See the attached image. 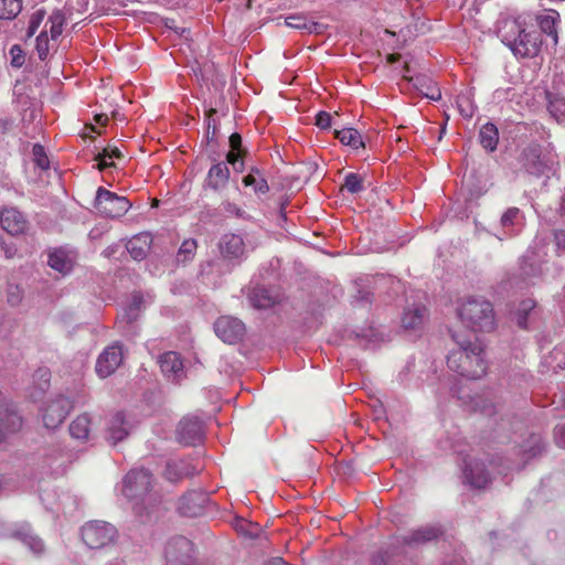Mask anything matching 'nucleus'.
<instances>
[{
	"instance_id": "nucleus-1",
	"label": "nucleus",
	"mask_w": 565,
	"mask_h": 565,
	"mask_svg": "<svg viewBox=\"0 0 565 565\" xmlns=\"http://www.w3.org/2000/svg\"><path fill=\"white\" fill-rule=\"evenodd\" d=\"M454 340L458 348L448 354V367L470 380L482 377L487 373L488 364L481 342L477 338L471 341L458 339L456 335H454Z\"/></svg>"
},
{
	"instance_id": "nucleus-2",
	"label": "nucleus",
	"mask_w": 565,
	"mask_h": 565,
	"mask_svg": "<svg viewBox=\"0 0 565 565\" xmlns=\"http://www.w3.org/2000/svg\"><path fill=\"white\" fill-rule=\"evenodd\" d=\"M457 316L463 327L475 333H490L497 329L493 303L483 296H467L457 305Z\"/></svg>"
},
{
	"instance_id": "nucleus-3",
	"label": "nucleus",
	"mask_w": 565,
	"mask_h": 565,
	"mask_svg": "<svg viewBox=\"0 0 565 565\" xmlns=\"http://www.w3.org/2000/svg\"><path fill=\"white\" fill-rule=\"evenodd\" d=\"M501 41L518 57H534L542 45L541 32L534 28L529 29L520 19L504 22Z\"/></svg>"
},
{
	"instance_id": "nucleus-4",
	"label": "nucleus",
	"mask_w": 565,
	"mask_h": 565,
	"mask_svg": "<svg viewBox=\"0 0 565 565\" xmlns=\"http://www.w3.org/2000/svg\"><path fill=\"white\" fill-rule=\"evenodd\" d=\"M153 487L152 475L146 469L130 470L122 481V494L135 502L134 510L142 519L143 522L151 520L152 511H148L146 502L156 501L151 493Z\"/></svg>"
},
{
	"instance_id": "nucleus-5",
	"label": "nucleus",
	"mask_w": 565,
	"mask_h": 565,
	"mask_svg": "<svg viewBox=\"0 0 565 565\" xmlns=\"http://www.w3.org/2000/svg\"><path fill=\"white\" fill-rule=\"evenodd\" d=\"M82 540L89 548H104L118 537L117 529L105 521H89L81 529Z\"/></svg>"
},
{
	"instance_id": "nucleus-6",
	"label": "nucleus",
	"mask_w": 565,
	"mask_h": 565,
	"mask_svg": "<svg viewBox=\"0 0 565 565\" xmlns=\"http://www.w3.org/2000/svg\"><path fill=\"white\" fill-rule=\"evenodd\" d=\"M95 207L106 217H120L131 207L130 202L125 196H119L104 188L97 190Z\"/></svg>"
},
{
	"instance_id": "nucleus-7",
	"label": "nucleus",
	"mask_w": 565,
	"mask_h": 565,
	"mask_svg": "<svg viewBox=\"0 0 565 565\" xmlns=\"http://www.w3.org/2000/svg\"><path fill=\"white\" fill-rule=\"evenodd\" d=\"M168 565H194L193 544L184 536L170 539L164 548Z\"/></svg>"
},
{
	"instance_id": "nucleus-8",
	"label": "nucleus",
	"mask_w": 565,
	"mask_h": 565,
	"mask_svg": "<svg viewBox=\"0 0 565 565\" xmlns=\"http://www.w3.org/2000/svg\"><path fill=\"white\" fill-rule=\"evenodd\" d=\"M521 164L529 174L541 177L552 170L553 160L543 154L541 147L529 146L521 154Z\"/></svg>"
},
{
	"instance_id": "nucleus-9",
	"label": "nucleus",
	"mask_w": 565,
	"mask_h": 565,
	"mask_svg": "<svg viewBox=\"0 0 565 565\" xmlns=\"http://www.w3.org/2000/svg\"><path fill=\"white\" fill-rule=\"evenodd\" d=\"M72 408V402L63 395L50 399L42 409L44 426L47 429L57 428L65 420Z\"/></svg>"
},
{
	"instance_id": "nucleus-10",
	"label": "nucleus",
	"mask_w": 565,
	"mask_h": 565,
	"mask_svg": "<svg viewBox=\"0 0 565 565\" xmlns=\"http://www.w3.org/2000/svg\"><path fill=\"white\" fill-rule=\"evenodd\" d=\"M220 254L228 263L241 264L247 256V247L244 238L238 234L228 233L222 236L218 243Z\"/></svg>"
},
{
	"instance_id": "nucleus-11",
	"label": "nucleus",
	"mask_w": 565,
	"mask_h": 565,
	"mask_svg": "<svg viewBox=\"0 0 565 565\" xmlns=\"http://www.w3.org/2000/svg\"><path fill=\"white\" fill-rule=\"evenodd\" d=\"M22 427V417L15 405L0 394V443L9 434L17 433Z\"/></svg>"
},
{
	"instance_id": "nucleus-12",
	"label": "nucleus",
	"mask_w": 565,
	"mask_h": 565,
	"mask_svg": "<svg viewBox=\"0 0 565 565\" xmlns=\"http://www.w3.org/2000/svg\"><path fill=\"white\" fill-rule=\"evenodd\" d=\"M178 440L186 446H194L204 438V423L196 416L183 417L177 428Z\"/></svg>"
},
{
	"instance_id": "nucleus-13",
	"label": "nucleus",
	"mask_w": 565,
	"mask_h": 565,
	"mask_svg": "<svg viewBox=\"0 0 565 565\" xmlns=\"http://www.w3.org/2000/svg\"><path fill=\"white\" fill-rule=\"evenodd\" d=\"M216 335L224 342L237 343L245 335V324L232 316H222L214 322Z\"/></svg>"
},
{
	"instance_id": "nucleus-14",
	"label": "nucleus",
	"mask_w": 565,
	"mask_h": 565,
	"mask_svg": "<svg viewBox=\"0 0 565 565\" xmlns=\"http://www.w3.org/2000/svg\"><path fill=\"white\" fill-rule=\"evenodd\" d=\"M77 260V253L68 246H61L49 250L47 264L63 276L71 273Z\"/></svg>"
},
{
	"instance_id": "nucleus-15",
	"label": "nucleus",
	"mask_w": 565,
	"mask_h": 565,
	"mask_svg": "<svg viewBox=\"0 0 565 565\" xmlns=\"http://www.w3.org/2000/svg\"><path fill=\"white\" fill-rule=\"evenodd\" d=\"M247 297L257 309H267L280 301V294L275 285H254L248 288Z\"/></svg>"
},
{
	"instance_id": "nucleus-16",
	"label": "nucleus",
	"mask_w": 565,
	"mask_h": 565,
	"mask_svg": "<svg viewBox=\"0 0 565 565\" xmlns=\"http://www.w3.org/2000/svg\"><path fill=\"white\" fill-rule=\"evenodd\" d=\"M122 348L119 344L107 347L98 356L96 372L100 377L111 375L122 362Z\"/></svg>"
},
{
	"instance_id": "nucleus-17",
	"label": "nucleus",
	"mask_w": 565,
	"mask_h": 565,
	"mask_svg": "<svg viewBox=\"0 0 565 565\" xmlns=\"http://www.w3.org/2000/svg\"><path fill=\"white\" fill-rule=\"evenodd\" d=\"M428 320V310L423 303H413L405 308L402 326L408 331H420Z\"/></svg>"
},
{
	"instance_id": "nucleus-18",
	"label": "nucleus",
	"mask_w": 565,
	"mask_h": 565,
	"mask_svg": "<svg viewBox=\"0 0 565 565\" xmlns=\"http://www.w3.org/2000/svg\"><path fill=\"white\" fill-rule=\"evenodd\" d=\"M10 536L22 542L35 555H41L45 550L43 541L33 533L30 524L28 523L14 525Z\"/></svg>"
},
{
	"instance_id": "nucleus-19",
	"label": "nucleus",
	"mask_w": 565,
	"mask_h": 565,
	"mask_svg": "<svg viewBox=\"0 0 565 565\" xmlns=\"http://www.w3.org/2000/svg\"><path fill=\"white\" fill-rule=\"evenodd\" d=\"M152 241V235L150 233H139L127 242V252L135 260H142L147 257L151 248Z\"/></svg>"
},
{
	"instance_id": "nucleus-20",
	"label": "nucleus",
	"mask_w": 565,
	"mask_h": 565,
	"mask_svg": "<svg viewBox=\"0 0 565 565\" xmlns=\"http://www.w3.org/2000/svg\"><path fill=\"white\" fill-rule=\"evenodd\" d=\"M201 468L193 466L190 461L184 459L171 460L166 467V477L169 481L175 482L180 479L196 475Z\"/></svg>"
},
{
	"instance_id": "nucleus-21",
	"label": "nucleus",
	"mask_w": 565,
	"mask_h": 565,
	"mask_svg": "<svg viewBox=\"0 0 565 565\" xmlns=\"http://www.w3.org/2000/svg\"><path fill=\"white\" fill-rule=\"evenodd\" d=\"M206 497L202 492L191 491L179 502V511L185 516H196L202 513Z\"/></svg>"
},
{
	"instance_id": "nucleus-22",
	"label": "nucleus",
	"mask_w": 565,
	"mask_h": 565,
	"mask_svg": "<svg viewBox=\"0 0 565 565\" xmlns=\"http://www.w3.org/2000/svg\"><path fill=\"white\" fill-rule=\"evenodd\" d=\"M463 475L467 482L477 489H482L490 482V476L484 465L480 461L468 462L465 467Z\"/></svg>"
},
{
	"instance_id": "nucleus-23",
	"label": "nucleus",
	"mask_w": 565,
	"mask_h": 565,
	"mask_svg": "<svg viewBox=\"0 0 565 565\" xmlns=\"http://www.w3.org/2000/svg\"><path fill=\"white\" fill-rule=\"evenodd\" d=\"M0 224L2 228L11 235L23 233L26 226L23 215L13 207L4 209L1 212Z\"/></svg>"
},
{
	"instance_id": "nucleus-24",
	"label": "nucleus",
	"mask_w": 565,
	"mask_h": 565,
	"mask_svg": "<svg viewBox=\"0 0 565 565\" xmlns=\"http://www.w3.org/2000/svg\"><path fill=\"white\" fill-rule=\"evenodd\" d=\"M233 269V264L220 256L201 264L200 273L203 278L216 279L230 274Z\"/></svg>"
},
{
	"instance_id": "nucleus-25",
	"label": "nucleus",
	"mask_w": 565,
	"mask_h": 565,
	"mask_svg": "<svg viewBox=\"0 0 565 565\" xmlns=\"http://www.w3.org/2000/svg\"><path fill=\"white\" fill-rule=\"evenodd\" d=\"M230 179V169L226 163L217 162L213 164L206 175L205 186L213 191L223 190Z\"/></svg>"
},
{
	"instance_id": "nucleus-26",
	"label": "nucleus",
	"mask_w": 565,
	"mask_h": 565,
	"mask_svg": "<svg viewBox=\"0 0 565 565\" xmlns=\"http://www.w3.org/2000/svg\"><path fill=\"white\" fill-rule=\"evenodd\" d=\"M160 369L164 376L172 381H179L183 374V363L175 352H167L160 356Z\"/></svg>"
},
{
	"instance_id": "nucleus-27",
	"label": "nucleus",
	"mask_w": 565,
	"mask_h": 565,
	"mask_svg": "<svg viewBox=\"0 0 565 565\" xmlns=\"http://www.w3.org/2000/svg\"><path fill=\"white\" fill-rule=\"evenodd\" d=\"M441 533L443 531L439 526L426 525L409 532L403 537V542L407 545L424 544L436 540Z\"/></svg>"
},
{
	"instance_id": "nucleus-28",
	"label": "nucleus",
	"mask_w": 565,
	"mask_h": 565,
	"mask_svg": "<svg viewBox=\"0 0 565 565\" xmlns=\"http://www.w3.org/2000/svg\"><path fill=\"white\" fill-rule=\"evenodd\" d=\"M128 436V428L122 413H116L108 422L106 438L116 445Z\"/></svg>"
},
{
	"instance_id": "nucleus-29",
	"label": "nucleus",
	"mask_w": 565,
	"mask_h": 565,
	"mask_svg": "<svg viewBox=\"0 0 565 565\" xmlns=\"http://www.w3.org/2000/svg\"><path fill=\"white\" fill-rule=\"evenodd\" d=\"M243 184L245 186H252L256 194H266L269 191V185L264 173L255 167L243 178Z\"/></svg>"
},
{
	"instance_id": "nucleus-30",
	"label": "nucleus",
	"mask_w": 565,
	"mask_h": 565,
	"mask_svg": "<svg viewBox=\"0 0 565 565\" xmlns=\"http://www.w3.org/2000/svg\"><path fill=\"white\" fill-rule=\"evenodd\" d=\"M90 431V418L87 414L77 416L70 425V434L78 440H86Z\"/></svg>"
},
{
	"instance_id": "nucleus-31",
	"label": "nucleus",
	"mask_w": 565,
	"mask_h": 565,
	"mask_svg": "<svg viewBox=\"0 0 565 565\" xmlns=\"http://www.w3.org/2000/svg\"><path fill=\"white\" fill-rule=\"evenodd\" d=\"M334 135L342 145L350 146L352 149L364 147L361 134L354 128H343L335 130Z\"/></svg>"
},
{
	"instance_id": "nucleus-32",
	"label": "nucleus",
	"mask_w": 565,
	"mask_h": 565,
	"mask_svg": "<svg viewBox=\"0 0 565 565\" xmlns=\"http://www.w3.org/2000/svg\"><path fill=\"white\" fill-rule=\"evenodd\" d=\"M558 21V14L552 12L550 14H543L537 17V24L542 33L551 36L554 44L557 43L556 23Z\"/></svg>"
},
{
	"instance_id": "nucleus-33",
	"label": "nucleus",
	"mask_w": 565,
	"mask_h": 565,
	"mask_svg": "<svg viewBox=\"0 0 565 565\" xmlns=\"http://www.w3.org/2000/svg\"><path fill=\"white\" fill-rule=\"evenodd\" d=\"M198 242L194 238L184 239L179 247L175 260L178 264L185 265L192 262L196 255Z\"/></svg>"
},
{
	"instance_id": "nucleus-34",
	"label": "nucleus",
	"mask_w": 565,
	"mask_h": 565,
	"mask_svg": "<svg viewBox=\"0 0 565 565\" xmlns=\"http://www.w3.org/2000/svg\"><path fill=\"white\" fill-rule=\"evenodd\" d=\"M480 142L484 149L493 151L497 148L499 141V134L497 127L488 122L483 125L480 129Z\"/></svg>"
},
{
	"instance_id": "nucleus-35",
	"label": "nucleus",
	"mask_w": 565,
	"mask_h": 565,
	"mask_svg": "<svg viewBox=\"0 0 565 565\" xmlns=\"http://www.w3.org/2000/svg\"><path fill=\"white\" fill-rule=\"evenodd\" d=\"M536 303L533 299H524L522 300L518 308L515 309L513 316L516 324L522 328H527V317L534 310Z\"/></svg>"
},
{
	"instance_id": "nucleus-36",
	"label": "nucleus",
	"mask_w": 565,
	"mask_h": 565,
	"mask_svg": "<svg viewBox=\"0 0 565 565\" xmlns=\"http://www.w3.org/2000/svg\"><path fill=\"white\" fill-rule=\"evenodd\" d=\"M286 25L292 29L302 30L308 33L317 32L319 24L310 21L303 15H289L285 20Z\"/></svg>"
},
{
	"instance_id": "nucleus-37",
	"label": "nucleus",
	"mask_w": 565,
	"mask_h": 565,
	"mask_svg": "<svg viewBox=\"0 0 565 565\" xmlns=\"http://www.w3.org/2000/svg\"><path fill=\"white\" fill-rule=\"evenodd\" d=\"M22 0H0V19H15L22 11Z\"/></svg>"
},
{
	"instance_id": "nucleus-38",
	"label": "nucleus",
	"mask_w": 565,
	"mask_h": 565,
	"mask_svg": "<svg viewBox=\"0 0 565 565\" xmlns=\"http://www.w3.org/2000/svg\"><path fill=\"white\" fill-rule=\"evenodd\" d=\"M352 303L356 306H366L372 302L373 292L370 285H354V291L351 292Z\"/></svg>"
},
{
	"instance_id": "nucleus-39",
	"label": "nucleus",
	"mask_w": 565,
	"mask_h": 565,
	"mask_svg": "<svg viewBox=\"0 0 565 565\" xmlns=\"http://www.w3.org/2000/svg\"><path fill=\"white\" fill-rule=\"evenodd\" d=\"M65 15L61 10H55L49 17L46 24H50V34L52 40H56L63 32Z\"/></svg>"
},
{
	"instance_id": "nucleus-40",
	"label": "nucleus",
	"mask_w": 565,
	"mask_h": 565,
	"mask_svg": "<svg viewBox=\"0 0 565 565\" xmlns=\"http://www.w3.org/2000/svg\"><path fill=\"white\" fill-rule=\"evenodd\" d=\"M114 158H121V151L117 147L105 148L103 152H99L95 160L98 162L97 167L99 170H104L111 167Z\"/></svg>"
},
{
	"instance_id": "nucleus-41",
	"label": "nucleus",
	"mask_w": 565,
	"mask_h": 565,
	"mask_svg": "<svg viewBox=\"0 0 565 565\" xmlns=\"http://www.w3.org/2000/svg\"><path fill=\"white\" fill-rule=\"evenodd\" d=\"M456 103L462 117L471 118L473 116L476 106L469 93L458 95Z\"/></svg>"
},
{
	"instance_id": "nucleus-42",
	"label": "nucleus",
	"mask_w": 565,
	"mask_h": 565,
	"mask_svg": "<svg viewBox=\"0 0 565 565\" xmlns=\"http://www.w3.org/2000/svg\"><path fill=\"white\" fill-rule=\"evenodd\" d=\"M548 110L557 121H563L565 119V96L555 95L551 97Z\"/></svg>"
},
{
	"instance_id": "nucleus-43",
	"label": "nucleus",
	"mask_w": 565,
	"mask_h": 565,
	"mask_svg": "<svg viewBox=\"0 0 565 565\" xmlns=\"http://www.w3.org/2000/svg\"><path fill=\"white\" fill-rule=\"evenodd\" d=\"M51 372L47 367H39L33 374V384L39 394L44 393L50 387Z\"/></svg>"
},
{
	"instance_id": "nucleus-44",
	"label": "nucleus",
	"mask_w": 565,
	"mask_h": 565,
	"mask_svg": "<svg viewBox=\"0 0 565 565\" xmlns=\"http://www.w3.org/2000/svg\"><path fill=\"white\" fill-rule=\"evenodd\" d=\"M343 188L350 193L362 192L364 188V178L359 173H348L344 178Z\"/></svg>"
},
{
	"instance_id": "nucleus-45",
	"label": "nucleus",
	"mask_w": 565,
	"mask_h": 565,
	"mask_svg": "<svg viewBox=\"0 0 565 565\" xmlns=\"http://www.w3.org/2000/svg\"><path fill=\"white\" fill-rule=\"evenodd\" d=\"M50 40L46 31H42L36 38L35 50L41 61L46 60L50 53Z\"/></svg>"
},
{
	"instance_id": "nucleus-46",
	"label": "nucleus",
	"mask_w": 565,
	"mask_h": 565,
	"mask_svg": "<svg viewBox=\"0 0 565 565\" xmlns=\"http://www.w3.org/2000/svg\"><path fill=\"white\" fill-rule=\"evenodd\" d=\"M45 14H46V12L43 9H39L31 14V17L29 19L28 30H26V35L29 38H31L35 34V32L38 31V29L44 21Z\"/></svg>"
},
{
	"instance_id": "nucleus-47",
	"label": "nucleus",
	"mask_w": 565,
	"mask_h": 565,
	"mask_svg": "<svg viewBox=\"0 0 565 565\" xmlns=\"http://www.w3.org/2000/svg\"><path fill=\"white\" fill-rule=\"evenodd\" d=\"M521 212L518 207L508 209L501 216V225L504 228L512 227L519 223Z\"/></svg>"
},
{
	"instance_id": "nucleus-48",
	"label": "nucleus",
	"mask_w": 565,
	"mask_h": 565,
	"mask_svg": "<svg viewBox=\"0 0 565 565\" xmlns=\"http://www.w3.org/2000/svg\"><path fill=\"white\" fill-rule=\"evenodd\" d=\"M140 310L136 309L135 307L128 305L124 308L122 312L118 316L117 323L120 326L122 323L125 324H131L139 318Z\"/></svg>"
},
{
	"instance_id": "nucleus-49",
	"label": "nucleus",
	"mask_w": 565,
	"mask_h": 565,
	"mask_svg": "<svg viewBox=\"0 0 565 565\" xmlns=\"http://www.w3.org/2000/svg\"><path fill=\"white\" fill-rule=\"evenodd\" d=\"M32 154L34 158V162L41 169H47L50 161L45 153L44 148L41 145H34L32 149Z\"/></svg>"
},
{
	"instance_id": "nucleus-50",
	"label": "nucleus",
	"mask_w": 565,
	"mask_h": 565,
	"mask_svg": "<svg viewBox=\"0 0 565 565\" xmlns=\"http://www.w3.org/2000/svg\"><path fill=\"white\" fill-rule=\"evenodd\" d=\"M6 292L7 301L11 306H17L21 302L23 297V290L21 289L20 285H8Z\"/></svg>"
},
{
	"instance_id": "nucleus-51",
	"label": "nucleus",
	"mask_w": 565,
	"mask_h": 565,
	"mask_svg": "<svg viewBox=\"0 0 565 565\" xmlns=\"http://www.w3.org/2000/svg\"><path fill=\"white\" fill-rule=\"evenodd\" d=\"M331 115L327 111H319L316 116V125L321 129H327L331 126Z\"/></svg>"
},
{
	"instance_id": "nucleus-52",
	"label": "nucleus",
	"mask_w": 565,
	"mask_h": 565,
	"mask_svg": "<svg viewBox=\"0 0 565 565\" xmlns=\"http://www.w3.org/2000/svg\"><path fill=\"white\" fill-rule=\"evenodd\" d=\"M554 439L558 447L565 448V425H557L554 428Z\"/></svg>"
},
{
	"instance_id": "nucleus-53",
	"label": "nucleus",
	"mask_w": 565,
	"mask_h": 565,
	"mask_svg": "<svg viewBox=\"0 0 565 565\" xmlns=\"http://www.w3.org/2000/svg\"><path fill=\"white\" fill-rule=\"evenodd\" d=\"M239 152L230 151L226 157L228 163H231L236 171H242L244 166L243 161L239 160Z\"/></svg>"
},
{
	"instance_id": "nucleus-54",
	"label": "nucleus",
	"mask_w": 565,
	"mask_h": 565,
	"mask_svg": "<svg viewBox=\"0 0 565 565\" xmlns=\"http://www.w3.org/2000/svg\"><path fill=\"white\" fill-rule=\"evenodd\" d=\"M554 242L558 252H565V231L556 230L554 232Z\"/></svg>"
},
{
	"instance_id": "nucleus-55",
	"label": "nucleus",
	"mask_w": 565,
	"mask_h": 565,
	"mask_svg": "<svg viewBox=\"0 0 565 565\" xmlns=\"http://www.w3.org/2000/svg\"><path fill=\"white\" fill-rule=\"evenodd\" d=\"M223 209L225 212H227L228 214H232V215L243 216V214H244V212L241 210V207H238L235 203H232V202H224Z\"/></svg>"
},
{
	"instance_id": "nucleus-56",
	"label": "nucleus",
	"mask_w": 565,
	"mask_h": 565,
	"mask_svg": "<svg viewBox=\"0 0 565 565\" xmlns=\"http://www.w3.org/2000/svg\"><path fill=\"white\" fill-rule=\"evenodd\" d=\"M481 401V397H476L472 403L475 405L476 408H479L481 413L490 416L493 414V409H492V405H488V404H482L480 403Z\"/></svg>"
},
{
	"instance_id": "nucleus-57",
	"label": "nucleus",
	"mask_w": 565,
	"mask_h": 565,
	"mask_svg": "<svg viewBox=\"0 0 565 565\" xmlns=\"http://www.w3.org/2000/svg\"><path fill=\"white\" fill-rule=\"evenodd\" d=\"M130 306L135 307L138 310H141L145 306V298L140 292H134L131 296Z\"/></svg>"
},
{
	"instance_id": "nucleus-58",
	"label": "nucleus",
	"mask_w": 565,
	"mask_h": 565,
	"mask_svg": "<svg viewBox=\"0 0 565 565\" xmlns=\"http://www.w3.org/2000/svg\"><path fill=\"white\" fill-rule=\"evenodd\" d=\"M533 447L529 450L531 452V457H535L536 455L541 454L543 447H542V440L539 436H533Z\"/></svg>"
},
{
	"instance_id": "nucleus-59",
	"label": "nucleus",
	"mask_w": 565,
	"mask_h": 565,
	"mask_svg": "<svg viewBox=\"0 0 565 565\" xmlns=\"http://www.w3.org/2000/svg\"><path fill=\"white\" fill-rule=\"evenodd\" d=\"M230 146L232 148L231 151L233 152H239L241 146H242V138L238 134H233L230 137Z\"/></svg>"
},
{
	"instance_id": "nucleus-60",
	"label": "nucleus",
	"mask_w": 565,
	"mask_h": 565,
	"mask_svg": "<svg viewBox=\"0 0 565 565\" xmlns=\"http://www.w3.org/2000/svg\"><path fill=\"white\" fill-rule=\"evenodd\" d=\"M18 51L19 53H21V50L19 46L14 45L12 49H11V53L14 54V52ZM24 62V58L23 56H21L20 54L18 55H13V58H12V65L13 66H17V67H20Z\"/></svg>"
},
{
	"instance_id": "nucleus-61",
	"label": "nucleus",
	"mask_w": 565,
	"mask_h": 565,
	"mask_svg": "<svg viewBox=\"0 0 565 565\" xmlns=\"http://www.w3.org/2000/svg\"><path fill=\"white\" fill-rule=\"evenodd\" d=\"M265 565H290V564H288L280 557H275V558H271L270 561L266 562Z\"/></svg>"
},
{
	"instance_id": "nucleus-62",
	"label": "nucleus",
	"mask_w": 565,
	"mask_h": 565,
	"mask_svg": "<svg viewBox=\"0 0 565 565\" xmlns=\"http://www.w3.org/2000/svg\"><path fill=\"white\" fill-rule=\"evenodd\" d=\"M384 562H385V558L382 554H379L377 556H374V558H373L374 565H381Z\"/></svg>"
},
{
	"instance_id": "nucleus-63",
	"label": "nucleus",
	"mask_w": 565,
	"mask_h": 565,
	"mask_svg": "<svg viewBox=\"0 0 565 565\" xmlns=\"http://www.w3.org/2000/svg\"><path fill=\"white\" fill-rule=\"evenodd\" d=\"M559 213L561 215L565 216V194L563 195L559 203Z\"/></svg>"
},
{
	"instance_id": "nucleus-64",
	"label": "nucleus",
	"mask_w": 565,
	"mask_h": 565,
	"mask_svg": "<svg viewBox=\"0 0 565 565\" xmlns=\"http://www.w3.org/2000/svg\"><path fill=\"white\" fill-rule=\"evenodd\" d=\"M96 120L98 124H105L107 121V117L105 115H97Z\"/></svg>"
}]
</instances>
